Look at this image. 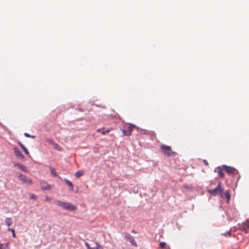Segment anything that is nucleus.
I'll use <instances>...</instances> for the list:
<instances>
[{"label":"nucleus","instance_id":"28","mask_svg":"<svg viewBox=\"0 0 249 249\" xmlns=\"http://www.w3.org/2000/svg\"><path fill=\"white\" fill-rule=\"evenodd\" d=\"M224 235L226 236L228 235H229V236H231V231H229L227 233H226L224 234Z\"/></svg>","mask_w":249,"mask_h":249},{"label":"nucleus","instance_id":"2","mask_svg":"<svg viewBox=\"0 0 249 249\" xmlns=\"http://www.w3.org/2000/svg\"><path fill=\"white\" fill-rule=\"evenodd\" d=\"M55 203L57 205L63 208V209H65L71 211H74L76 209V207L75 206L72 205L68 202L57 200L55 202Z\"/></svg>","mask_w":249,"mask_h":249},{"label":"nucleus","instance_id":"29","mask_svg":"<svg viewBox=\"0 0 249 249\" xmlns=\"http://www.w3.org/2000/svg\"><path fill=\"white\" fill-rule=\"evenodd\" d=\"M203 162H204V164H205V165H208V164H208V161H207L206 160H203Z\"/></svg>","mask_w":249,"mask_h":249},{"label":"nucleus","instance_id":"6","mask_svg":"<svg viewBox=\"0 0 249 249\" xmlns=\"http://www.w3.org/2000/svg\"><path fill=\"white\" fill-rule=\"evenodd\" d=\"M239 228L241 231L247 233L249 230V220H247L243 222L239 225Z\"/></svg>","mask_w":249,"mask_h":249},{"label":"nucleus","instance_id":"1","mask_svg":"<svg viewBox=\"0 0 249 249\" xmlns=\"http://www.w3.org/2000/svg\"><path fill=\"white\" fill-rule=\"evenodd\" d=\"M137 128V126L133 124H126L124 125L123 129H121L124 135L129 136L132 134V130Z\"/></svg>","mask_w":249,"mask_h":249},{"label":"nucleus","instance_id":"16","mask_svg":"<svg viewBox=\"0 0 249 249\" xmlns=\"http://www.w3.org/2000/svg\"><path fill=\"white\" fill-rule=\"evenodd\" d=\"M84 175V171L82 170H79L77 171L75 174V176L78 178Z\"/></svg>","mask_w":249,"mask_h":249},{"label":"nucleus","instance_id":"30","mask_svg":"<svg viewBox=\"0 0 249 249\" xmlns=\"http://www.w3.org/2000/svg\"><path fill=\"white\" fill-rule=\"evenodd\" d=\"M47 142H50V143H52V140H50V139H49V140H47Z\"/></svg>","mask_w":249,"mask_h":249},{"label":"nucleus","instance_id":"13","mask_svg":"<svg viewBox=\"0 0 249 249\" xmlns=\"http://www.w3.org/2000/svg\"><path fill=\"white\" fill-rule=\"evenodd\" d=\"M127 239L129 240L130 243L132 244V245H133L135 247H137V245L136 242H135V240L133 236L131 235L128 234L127 236Z\"/></svg>","mask_w":249,"mask_h":249},{"label":"nucleus","instance_id":"3","mask_svg":"<svg viewBox=\"0 0 249 249\" xmlns=\"http://www.w3.org/2000/svg\"><path fill=\"white\" fill-rule=\"evenodd\" d=\"M161 150L164 154L168 157H174L176 155V152L173 151L169 146L162 144L161 145Z\"/></svg>","mask_w":249,"mask_h":249},{"label":"nucleus","instance_id":"19","mask_svg":"<svg viewBox=\"0 0 249 249\" xmlns=\"http://www.w3.org/2000/svg\"><path fill=\"white\" fill-rule=\"evenodd\" d=\"M50 170H51V174H52L53 176H57L56 172H55V169H54L53 167H52L50 166Z\"/></svg>","mask_w":249,"mask_h":249},{"label":"nucleus","instance_id":"18","mask_svg":"<svg viewBox=\"0 0 249 249\" xmlns=\"http://www.w3.org/2000/svg\"><path fill=\"white\" fill-rule=\"evenodd\" d=\"M217 170H218L217 171V173H218V174L219 176V177H220L222 178H224V175L222 171L219 168H218Z\"/></svg>","mask_w":249,"mask_h":249},{"label":"nucleus","instance_id":"20","mask_svg":"<svg viewBox=\"0 0 249 249\" xmlns=\"http://www.w3.org/2000/svg\"><path fill=\"white\" fill-rule=\"evenodd\" d=\"M160 248L161 249H164L166 246V243L165 242H160L159 244Z\"/></svg>","mask_w":249,"mask_h":249},{"label":"nucleus","instance_id":"14","mask_svg":"<svg viewBox=\"0 0 249 249\" xmlns=\"http://www.w3.org/2000/svg\"><path fill=\"white\" fill-rule=\"evenodd\" d=\"M0 249H10L9 243L7 242L5 244L0 243Z\"/></svg>","mask_w":249,"mask_h":249},{"label":"nucleus","instance_id":"12","mask_svg":"<svg viewBox=\"0 0 249 249\" xmlns=\"http://www.w3.org/2000/svg\"><path fill=\"white\" fill-rule=\"evenodd\" d=\"M40 187L42 190H50L51 189V185L45 182L40 183Z\"/></svg>","mask_w":249,"mask_h":249},{"label":"nucleus","instance_id":"7","mask_svg":"<svg viewBox=\"0 0 249 249\" xmlns=\"http://www.w3.org/2000/svg\"><path fill=\"white\" fill-rule=\"evenodd\" d=\"M223 168L229 174H236L238 173L237 170L232 167L223 165Z\"/></svg>","mask_w":249,"mask_h":249},{"label":"nucleus","instance_id":"26","mask_svg":"<svg viewBox=\"0 0 249 249\" xmlns=\"http://www.w3.org/2000/svg\"><path fill=\"white\" fill-rule=\"evenodd\" d=\"M51 197L49 196H46L45 197V200L47 201H50L51 200Z\"/></svg>","mask_w":249,"mask_h":249},{"label":"nucleus","instance_id":"5","mask_svg":"<svg viewBox=\"0 0 249 249\" xmlns=\"http://www.w3.org/2000/svg\"><path fill=\"white\" fill-rule=\"evenodd\" d=\"M17 177L23 183L27 184H31L32 183V180L31 178H27L25 176L20 173H17Z\"/></svg>","mask_w":249,"mask_h":249},{"label":"nucleus","instance_id":"25","mask_svg":"<svg viewBox=\"0 0 249 249\" xmlns=\"http://www.w3.org/2000/svg\"><path fill=\"white\" fill-rule=\"evenodd\" d=\"M30 198H31V199H35V200H36V199H37V196H36L35 195H34V194H31L30 195Z\"/></svg>","mask_w":249,"mask_h":249},{"label":"nucleus","instance_id":"4","mask_svg":"<svg viewBox=\"0 0 249 249\" xmlns=\"http://www.w3.org/2000/svg\"><path fill=\"white\" fill-rule=\"evenodd\" d=\"M223 191H224V189L221 187V182H219L214 189L208 190V192L213 196H216L218 193L220 194Z\"/></svg>","mask_w":249,"mask_h":249},{"label":"nucleus","instance_id":"9","mask_svg":"<svg viewBox=\"0 0 249 249\" xmlns=\"http://www.w3.org/2000/svg\"><path fill=\"white\" fill-rule=\"evenodd\" d=\"M96 248H91L90 247L89 243L87 242L85 243V246L88 249H104L102 246L99 244L97 242H95Z\"/></svg>","mask_w":249,"mask_h":249},{"label":"nucleus","instance_id":"10","mask_svg":"<svg viewBox=\"0 0 249 249\" xmlns=\"http://www.w3.org/2000/svg\"><path fill=\"white\" fill-rule=\"evenodd\" d=\"M14 166L15 167H18L19 169H21L22 171H24L26 173L28 172L27 167L25 166L22 165L19 163H14Z\"/></svg>","mask_w":249,"mask_h":249},{"label":"nucleus","instance_id":"24","mask_svg":"<svg viewBox=\"0 0 249 249\" xmlns=\"http://www.w3.org/2000/svg\"><path fill=\"white\" fill-rule=\"evenodd\" d=\"M24 136L25 137H26L32 138H33V139H34L35 138V136H31L29 134H28L27 133H24Z\"/></svg>","mask_w":249,"mask_h":249},{"label":"nucleus","instance_id":"8","mask_svg":"<svg viewBox=\"0 0 249 249\" xmlns=\"http://www.w3.org/2000/svg\"><path fill=\"white\" fill-rule=\"evenodd\" d=\"M14 149V153H15V155L18 158H20V159L21 160H24V156L23 155V154L20 152V151H19V150L18 149V148L17 147H14L13 148Z\"/></svg>","mask_w":249,"mask_h":249},{"label":"nucleus","instance_id":"31","mask_svg":"<svg viewBox=\"0 0 249 249\" xmlns=\"http://www.w3.org/2000/svg\"><path fill=\"white\" fill-rule=\"evenodd\" d=\"M102 129H97V132H100L101 131Z\"/></svg>","mask_w":249,"mask_h":249},{"label":"nucleus","instance_id":"17","mask_svg":"<svg viewBox=\"0 0 249 249\" xmlns=\"http://www.w3.org/2000/svg\"><path fill=\"white\" fill-rule=\"evenodd\" d=\"M5 222L6 224L8 227H10L13 223L12 220L11 218H6Z\"/></svg>","mask_w":249,"mask_h":249},{"label":"nucleus","instance_id":"27","mask_svg":"<svg viewBox=\"0 0 249 249\" xmlns=\"http://www.w3.org/2000/svg\"><path fill=\"white\" fill-rule=\"evenodd\" d=\"M18 143L20 146L21 148H22L24 146V145L20 142H18Z\"/></svg>","mask_w":249,"mask_h":249},{"label":"nucleus","instance_id":"11","mask_svg":"<svg viewBox=\"0 0 249 249\" xmlns=\"http://www.w3.org/2000/svg\"><path fill=\"white\" fill-rule=\"evenodd\" d=\"M220 196L223 198H226L227 199V202H229L231 198L230 194L228 192L224 193L223 191L222 193H221Z\"/></svg>","mask_w":249,"mask_h":249},{"label":"nucleus","instance_id":"15","mask_svg":"<svg viewBox=\"0 0 249 249\" xmlns=\"http://www.w3.org/2000/svg\"><path fill=\"white\" fill-rule=\"evenodd\" d=\"M64 181H65L66 183L70 187V190H73V186L72 182L66 178L64 179Z\"/></svg>","mask_w":249,"mask_h":249},{"label":"nucleus","instance_id":"23","mask_svg":"<svg viewBox=\"0 0 249 249\" xmlns=\"http://www.w3.org/2000/svg\"><path fill=\"white\" fill-rule=\"evenodd\" d=\"M8 231H11V232H13V235H12V236L14 238L16 237V234H15V231L14 230L12 229H11V228H8Z\"/></svg>","mask_w":249,"mask_h":249},{"label":"nucleus","instance_id":"21","mask_svg":"<svg viewBox=\"0 0 249 249\" xmlns=\"http://www.w3.org/2000/svg\"><path fill=\"white\" fill-rule=\"evenodd\" d=\"M113 130L112 128H110V129H108V130H106V131H102L101 132L102 134L103 135H105L107 133H109L111 131H112Z\"/></svg>","mask_w":249,"mask_h":249},{"label":"nucleus","instance_id":"22","mask_svg":"<svg viewBox=\"0 0 249 249\" xmlns=\"http://www.w3.org/2000/svg\"><path fill=\"white\" fill-rule=\"evenodd\" d=\"M21 148L23 149V150L26 155H29V152L28 151L27 149L24 146V145Z\"/></svg>","mask_w":249,"mask_h":249}]
</instances>
